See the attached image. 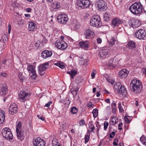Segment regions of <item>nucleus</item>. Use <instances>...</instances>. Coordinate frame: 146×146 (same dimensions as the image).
<instances>
[{
	"mask_svg": "<svg viewBox=\"0 0 146 146\" xmlns=\"http://www.w3.org/2000/svg\"><path fill=\"white\" fill-rule=\"evenodd\" d=\"M130 88L131 91L135 93H139L142 89V83L139 80L133 79L130 83Z\"/></svg>",
	"mask_w": 146,
	"mask_h": 146,
	"instance_id": "obj_1",
	"label": "nucleus"
},
{
	"mask_svg": "<svg viewBox=\"0 0 146 146\" xmlns=\"http://www.w3.org/2000/svg\"><path fill=\"white\" fill-rule=\"evenodd\" d=\"M130 11L134 14H138L143 11V6L140 2H137L132 4L129 8Z\"/></svg>",
	"mask_w": 146,
	"mask_h": 146,
	"instance_id": "obj_2",
	"label": "nucleus"
},
{
	"mask_svg": "<svg viewBox=\"0 0 146 146\" xmlns=\"http://www.w3.org/2000/svg\"><path fill=\"white\" fill-rule=\"evenodd\" d=\"M90 24L93 27L98 28L102 26L101 18L99 15H94L91 18Z\"/></svg>",
	"mask_w": 146,
	"mask_h": 146,
	"instance_id": "obj_3",
	"label": "nucleus"
},
{
	"mask_svg": "<svg viewBox=\"0 0 146 146\" xmlns=\"http://www.w3.org/2000/svg\"><path fill=\"white\" fill-rule=\"evenodd\" d=\"M2 134L3 137L7 140H12L13 136L11 129L9 128H5L2 131Z\"/></svg>",
	"mask_w": 146,
	"mask_h": 146,
	"instance_id": "obj_4",
	"label": "nucleus"
},
{
	"mask_svg": "<svg viewBox=\"0 0 146 146\" xmlns=\"http://www.w3.org/2000/svg\"><path fill=\"white\" fill-rule=\"evenodd\" d=\"M27 70L29 74H31L32 75L31 76V78L32 79L34 80L36 79L37 77L35 66L33 65H29L27 66Z\"/></svg>",
	"mask_w": 146,
	"mask_h": 146,
	"instance_id": "obj_5",
	"label": "nucleus"
},
{
	"mask_svg": "<svg viewBox=\"0 0 146 146\" xmlns=\"http://www.w3.org/2000/svg\"><path fill=\"white\" fill-rule=\"evenodd\" d=\"M77 4L78 6L82 8L88 7L91 4L89 0H78Z\"/></svg>",
	"mask_w": 146,
	"mask_h": 146,
	"instance_id": "obj_6",
	"label": "nucleus"
},
{
	"mask_svg": "<svg viewBox=\"0 0 146 146\" xmlns=\"http://www.w3.org/2000/svg\"><path fill=\"white\" fill-rule=\"evenodd\" d=\"M96 4L98 6V9L100 11H105L107 9L106 3L103 0H97Z\"/></svg>",
	"mask_w": 146,
	"mask_h": 146,
	"instance_id": "obj_7",
	"label": "nucleus"
},
{
	"mask_svg": "<svg viewBox=\"0 0 146 146\" xmlns=\"http://www.w3.org/2000/svg\"><path fill=\"white\" fill-rule=\"evenodd\" d=\"M128 24L132 27L135 28L140 25L141 22L139 19L133 18L130 19L128 22Z\"/></svg>",
	"mask_w": 146,
	"mask_h": 146,
	"instance_id": "obj_8",
	"label": "nucleus"
},
{
	"mask_svg": "<svg viewBox=\"0 0 146 146\" xmlns=\"http://www.w3.org/2000/svg\"><path fill=\"white\" fill-rule=\"evenodd\" d=\"M55 45L57 47L60 49L64 50L67 47V44L59 40H57L55 42Z\"/></svg>",
	"mask_w": 146,
	"mask_h": 146,
	"instance_id": "obj_9",
	"label": "nucleus"
},
{
	"mask_svg": "<svg viewBox=\"0 0 146 146\" xmlns=\"http://www.w3.org/2000/svg\"><path fill=\"white\" fill-rule=\"evenodd\" d=\"M57 20L59 23L64 24L68 20V18L66 14H60L57 16Z\"/></svg>",
	"mask_w": 146,
	"mask_h": 146,
	"instance_id": "obj_10",
	"label": "nucleus"
},
{
	"mask_svg": "<svg viewBox=\"0 0 146 146\" xmlns=\"http://www.w3.org/2000/svg\"><path fill=\"white\" fill-rule=\"evenodd\" d=\"M33 143L34 146H45L46 143L44 140L38 137L33 140Z\"/></svg>",
	"mask_w": 146,
	"mask_h": 146,
	"instance_id": "obj_11",
	"label": "nucleus"
},
{
	"mask_svg": "<svg viewBox=\"0 0 146 146\" xmlns=\"http://www.w3.org/2000/svg\"><path fill=\"white\" fill-rule=\"evenodd\" d=\"M109 47H104L100 49L99 52V56L104 58L107 55L109 52Z\"/></svg>",
	"mask_w": 146,
	"mask_h": 146,
	"instance_id": "obj_12",
	"label": "nucleus"
},
{
	"mask_svg": "<svg viewBox=\"0 0 146 146\" xmlns=\"http://www.w3.org/2000/svg\"><path fill=\"white\" fill-rule=\"evenodd\" d=\"M146 35V33L145 31L143 29H140L135 33V36L139 39H143L145 37Z\"/></svg>",
	"mask_w": 146,
	"mask_h": 146,
	"instance_id": "obj_13",
	"label": "nucleus"
},
{
	"mask_svg": "<svg viewBox=\"0 0 146 146\" xmlns=\"http://www.w3.org/2000/svg\"><path fill=\"white\" fill-rule=\"evenodd\" d=\"M18 111L17 106L14 103L11 104L9 107V112L11 115L17 113Z\"/></svg>",
	"mask_w": 146,
	"mask_h": 146,
	"instance_id": "obj_14",
	"label": "nucleus"
},
{
	"mask_svg": "<svg viewBox=\"0 0 146 146\" xmlns=\"http://www.w3.org/2000/svg\"><path fill=\"white\" fill-rule=\"evenodd\" d=\"M94 32L92 29L89 28L86 29L84 33L85 38L87 39H90L93 37Z\"/></svg>",
	"mask_w": 146,
	"mask_h": 146,
	"instance_id": "obj_15",
	"label": "nucleus"
},
{
	"mask_svg": "<svg viewBox=\"0 0 146 146\" xmlns=\"http://www.w3.org/2000/svg\"><path fill=\"white\" fill-rule=\"evenodd\" d=\"M8 92L7 87L5 83L1 84H0V94L1 95L4 96L6 95Z\"/></svg>",
	"mask_w": 146,
	"mask_h": 146,
	"instance_id": "obj_16",
	"label": "nucleus"
},
{
	"mask_svg": "<svg viewBox=\"0 0 146 146\" xmlns=\"http://www.w3.org/2000/svg\"><path fill=\"white\" fill-rule=\"evenodd\" d=\"M29 94L26 93L25 91H21L18 95L19 98L22 100V102L26 100Z\"/></svg>",
	"mask_w": 146,
	"mask_h": 146,
	"instance_id": "obj_17",
	"label": "nucleus"
},
{
	"mask_svg": "<svg viewBox=\"0 0 146 146\" xmlns=\"http://www.w3.org/2000/svg\"><path fill=\"white\" fill-rule=\"evenodd\" d=\"M41 56L44 58H46L51 56L52 52L50 50H45L41 52Z\"/></svg>",
	"mask_w": 146,
	"mask_h": 146,
	"instance_id": "obj_18",
	"label": "nucleus"
},
{
	"mask_svg": "<svg viewBox=\"0 0 146 146\" xmlns=\"http://www.w3.org/2000/svg\"><path fill=\"white\" fill-rule=\"evenodd\" d=\"M117 92L119 95L121 94L123 96H125L127 94V91L123 85H121L119 88H118Z\"/></svg>",
	"mask_w": 146,
	"mask_h": 146,
	"instance_id": "obj_19",
	"label": "nucleus"
},
{
	"mask_svg": "<svg viewBox=\"0 0 146 146\" xmlns=\"http://www.w3.org/2000/svg\"><path fill=\"white\" fill-rule=\"evenodd\" d=\"M129 71L125 69L122 70L119 73V77L121 78H125L127 76Z\"/></svg>",
	"mask_w": 146,
	"mask_h": 146,
	"instance_id": "obj_20",
	"label": "nucleus"
},
{
	"mask_svg": "<svg viewBox=\"0 0 146 146\" xmlns=\"http://www.w3.org/2000/svg\"><path fill=\"white\" fill-rule=\"evenodd\" d=\"M47 68L46 66L44 65H42L38 66V73L41 76H43L44 73V71Z\"/></svg>",
	"mask_w": 146,
	"mask_h": 146,
	"instance_id": "obj_21",
	"label": "nucleus"
},
{
	"mask_svg": "<svg viewBox=\"0 0 146 146\" xmlns=\"http://www.w3.org/2000/svg\"><path fill=\"white\" fill-rule=\"evenodd\" d=\"M123 21L118 18H115L113 19L112 21L111 24L113 25L116 26L120 24L123 23Z\"/></svg>",
	"mask_w": 146,
	"mask_h": 146,
	"instance_id": "obj_22",
	"label": "nucleus"
},
{
	"mask_svg": "<svg viewBox=\"0 0 146 146\" xmlns=\"http://www.w3.org/2000/svg\"><path fill=\"white\" fill-rule=\"evenodd\" d=\"M89 43L88 41H81L79 43V45L82 48L86 49L88 48Z\"/></svg>",
	"mask_w": 146,
	"mask_h": 146,
	"instance_id": "obj_23",
	"label": "nucleus"
},
{
	"mask_svg": "<svg viewBox=\"0 0 146 146\" xmlns=\"http://www.w3.org/2000/svg\"><path fill=\"white\" fill-rule=\"evenodd\" d=\"M17 136L18 138L22 141L24 139V132L22 130L16 131Z\"/></svg>",
	"mask_w": 146,
	"mask_h": 146,
	"instance_id": "obj_24",
	"label": "nucleus"
},
{
	"mask_svg": "<svg viewBox=\"0 0 146 146\" xmlns=\"http://www.w3.org/2000/svg\"><path fill=\"white\" fill-rule=\"evenodd\" d=\"M36 29L35 23L32 21L30 22L29 25V31H34Z\"/></svg>",
	"mask_w": 146,
	"mask_h": 146,
	"instance_id": "obj_25",
	"label": "nucleus"
},
{
	"mask_svg": "<svg viewBox=\"0 0 146 146\" xmlns=\"http://www.w3.org/2000/svg\"><path fill=\"white\" fill-rule=\"evenodd\" d=\"M67 73L70 75L71 78H72L74 79V76L77 73V71L74 69H72L70 71H67Z\"/></svg>",
	"mask_w": 146,
	"mask_h": 146,
	"instance_id": "obj_26",
	"label": "nucleus"
},
{
	"mask_svg": "<svg viewBox=\"0 0 146 146\" xmlns=\"http://www.w3.org/2000/svg\"><path fill=\"white\" fill-rule=\"evenodd\" d=\"M5 119V111L3 110L0 111V124L3 123Z\"/></svg>",
	"mask_w": 146,
	"mask_h": 146,
	"instance_id": "obj_27",
	"label": "nucleus"
},
{
	"mask_svg": "<svg viewBox=\"0 0 146 146\" xmlns=\"http://www.w3.org/2000/svg\"><path fill=\"white\" fill-rule=\"evenodd\" d=\"M127 46L130 49L135 48V42L133 41H129L127 44Z\"/></svg>",
	"mask_w": 146,
	"mask_h": 146,
	"instance_id": "obj_28",
	"label": "nucleus"
},
{
	"mask_svg": "<svg viewBox=\"0 0 146 146\" xmlns=\"http://www.w3.org/2000/svg\"><path fill=\"white\" fill-rule=\"evenodd\" d=\"M111 107L112 112L115 113L116 110V106L115 102L113 100L111 104Z\"/></svg>",
	"mask_w": 146,
	"mask_h": 146,
	"instance_id": "obj_29",
	"label": "nucleus"
},
{
	"mask_svg": "<svg viewBox=\"0 0 146 146\" xmlns=\"http://www.w3.org/2000/svg\"><path fill=\"white\" fill-rule=\"evenodd\" d=\"M72 27L74 29H77L80 27V25L76 21H74L72 24Z\"/></svg>",
	"mask_w": 146,
	"mask_h": 146,
	"instance_id": "obj_30",
	"label": "nucleus"
},
{
	"mask_svg": "<svg viewBox=\"0 0 146 146\" xmlns=\"http://www.w3.org/2000/svg\"><path fill=\"white\" fill-rule=\"evenodd\" d=\"M118 119L116 117L113 116L111 117V121L113 125H115L118 122Z\"/></svg>",
	"mask_w": 146,
	"mask_h": 146,
	"instance_id": "obj_31",
	"label": "nucleus"
},
{
	"mask_svg": "<svg viewBox=\"0 0 146 146\" xmlns=\"http://www.w3.org/2000/svg\"><path fill=\"white\" fill-rule=\"evenodd\" d=\"M51 6L52 8L54 9H58L60 7V4L59 3L55 2L53 3Z\"/></svg>",
	"mask_w": 146,
	"mask_h": 146,
	"instance_id": "obj_32",
	"label": "nucleus"
},
{
	"mask_svg": "<svg viewBox=\"0 0 146 146\" xmlns=\"http://www.w3.org/2000/svg\"><path fill=\"white\" fill-rule=\"evenodd\" d=\"M78 111V109L75 107L73 106L71 107L70 111L73 114L76 113Z\"/></svg>",
	"mask_w": 146,
	"mask_h": 146,
	"instance_id": "obj_33",
	"label": "nucleus"
},
{
	"mask_svg": "<svg viewBox=\"0 0 146 146\" xmlns=\"http://www.w3.org/2000/svg\"><path fill=\"white\" fill-rule=\"evenodd\" d=\"M54 64L59 67L60 68L63 69L65 67L64 65V64L61 62H57V63H54Z\"/></svg>",
	"mask_w": 146,
	"mask_h": 146,
	"instance_id": "obj_34",
	"label": "nucleus"
},
{
	"mask_svg": "<svg viewBox=\"0 0 146 146\" xmlns=\"http://www.w3.org/2000/svg\"><path fill=\"white\" fill-rule=\"evenodd\" d=\"M141 142L143 145H146V137L144 136H142L140 139Z\"/></svg>",
	"mask_w": 146,
	"mask_h": 146,
	"instance_id": "obj_35",
	"label": "nucleus"
},
{
	"mask_svg": "<svg viewBox=\"0 0 146 146\" xmlns=\"http://www.w3.org/2000/svg\"><path fill=\"white\" fill-rule=\"evenodd\" d=\"M104 20L106 21H108L110 20V17L109 15L107 12L104 14Z\"/></svg>",
	"mask_w": 146,
	"mask_h": 146,
	"instance_id": "obj_36",
	"label": "nucleus"
},
{
	"mask_svg": "<svg viewBox=\"0 0 146 146\" xmlns=\"http://www.w3.org/2000/svg\"><path fill=\"white\" fill-rule=\"evenodd\" d=\"M92 113L94 117H96L98 115V110L96 109H94Z\"/></svg>",
	"mask_w": 146,
	"mask_h": 146,
	"instance_id": "obj_37",
	"label": "nucleus"
},
{
	"mask_svg": "<svg viewBox=\"0 0 146 146\" xmlns=\"http://www.w3.org/2000/svg\"><path fill=\"white\" fill-rule=\"evenodd\" d=\"M22 124L21 123L19 122L17 125L16 131H18L21 130V127Z\"/></svg>",
	"mask_w": 146,
	"mask_h": 146,
	"instance_id": "obj_38",
	"label": "nucleus"
},
{
	"mask_svg": "<svg viewBox=\"0 0 146 146\" xmlns=\"http://www.w3.org/2000/svg\"><path fill=\"white\" fill-rule=\"evenodd\" d=\"M118 107L119 111L121 112H123L124 111V110L121 106V102H119L118 104Z\"/></svg>",
	"mask_w": 146,
	"mask_h": 146,
	"instance_id": "obj_39",
	"label": "nucleus"
},
{
	"mask_svg": "<svg viewBox=\"0 0 146 146\" xmlns=\"http://www.w3.org/2000/svg\"><path fill=\"white\" fill-rule=\"evenodd\" d=\"M90 134L89 135H86L85 136V143H86L90 139Z\"/></svg>",
	"mask_w": 146,
	"mask_h": 146,
	"instance_id": "obj_40",
	"label": "nucleus"
},
{
	"mask_svg": "<svg viewBox=\"0 0 146 146\" xmlns=\"http://www.w3.org/2000/svg\"><path fill=\"white\" fill-rule=\"evenodd\" d=\"M106 79L107 81L110 83L111 84H113L115 83V80L113 79L107 78H106Z\"/></svg>",
	"mask_w": 146,
	"mask_h": 146,
	"instance_id": "obj_41",
	"label": "nucleus"
},
{
	"mask_svg": "<svg viewBox=\"0 0 146 146\" xmlns=\"http://www.w3.org/2000/svg\"><path fill=\"white\" fill-rule=\"evenodd\" d=\"M109 125V123L108 122L105 121L104 123V130H106Z\"/></svg>",
	"mask_w": 146,
	"mask_h": 146,
	"instance_id": "obj_42",
	"label": "nucleus"
},
{
	"mask_svg": "<svg viewBox=\"0 0 146 146\" xmlns=\"http://www.w3.org/2000/svg\"><path fill=\"white\" fill-rule=\"evenodd\" d=\"M58 144V141L56 139L55 140H53L52 141V144L53 146H56Z\"/></svg>",
	"mask_w": 146,
	"mask_h": 146,
	"instance_id": "obj_43",
	"label": "nucleus"
},
{
	"mask_svg": "<svg viewBox=\"0 0 146 146\" xmlns=\"http://www.w3.org/2000/svg\"><path fill=\"white\" fill-rule=\"evenodd\" d=\"M124 119L125 122L127 123H129L130 122V121L127 118V117L125 116L124 117Z\"/></svg>",
	"mask_w": 146,
	"mask_h": 146,
	"instance_id": "obj_44",
	"label": "nucleus"
},
{
	"mask_svg": "<svg viewBox=\"0 0 146 146\" xmlns=\"http://www.w3.org/2000/svg\"><path fill=\"white\" fill-rule=\"evenodd\" d=\"M119 140L117 139H115L113 142V144L114 145H118V142Z\"/></svg>",
	"mask_w": 146,
	"mask_h": 146,
	"instance_id": "obj_45",
	"label": "nucleus"
},
{
	"mask_svg": "<svg viewBox=\"0 0 146 146\" xmlns=\"http://www.w3.org/2000/svg\"><path fill=\"white\" fill-rule=\"evenodd\" d=\"M85 124V122L84 121V120L83 119H82L80 121V122L79 123V125L80 126H82L84 125Z\"/></svg>",
	"mask_w": 146,
	"mask_h": 146,
	"instance_id": "obj_46",
	"label": "nucleus"
},
{
	"mask_svg": "<svg viewBox=\"0 0 146 146\" xmlns=\"http://www.w3.org/2000/svg\"><path fill=\"white\" fill-rule=\"evenodd\" d=\"M89 128L91 129L90 131V132H93L94 130L95 129V127L94 125L91 124L90 127L89 126Z\"/></svg>",
	"mask_w": 146,
	"mask_h": 146,
	"instance_id": "obj_47",
	"label": "nucleus"
},
{
	"mask_svg": "<svg viewBox=\"0 0 146 146\" xmlns=\"http://www.w3.org/2000/svg\"><path fill=\"white\" fill-rule=\"evenodd\" d=\"M52 103V102L49 101L44 106V107H46L47 108H48V107L50 106V104Z\"/></svg>",
	"mask_w": 146,
	"mask_h": 146,
	"instance_id": "obj_48",
	"label": "nucleus"
},
{
	"mask_svg": "<svg viewBox=\"0 0 146 146\" xmlns=\"http://www.w3.org/2000/svg\"><path fill=\"white\" fill-rule=\"evenodd\" d=\"M37 117L39 119H40L42 120L43 121L44 120V117L42 116H40V115H37Z\"/></svg>",
	"mask_w": 146,
	"mask_h": 146,
	"instance_id": "obj_49",
	"label": "nucleus"
},
{
	"mask_svg": "<svg viewBox=\"0 0 146 146\" xmlns=\"http://www.w3.org/2000/svg\"><path fill=\"white\" fill-rule=\"evenodd\" d=\"M123 123H120L118 124V129L119 130H121L122 129V127H121L122 126Z\"/></svg>",
	"mask_w": 146,
	"mask_h": 146,
	"instance_id": "obj_50",
	"label": "nucleus"
},
{
	"mask_svg": "<svg viewBox=\"0 0 146 146\" xmlns=\"http://www.w3.org/2000/svg\"><path fill=\"white\" fill-rule=\"evenodd\" d=\"M89 61L88 58H86L84 60V65L86 66L88 64L87 62Z\"/></svg>",
	"mask_w": 146,
	"mask_h": 146,
	"instance_id": "obj_51",
	"label": "nucleus"
},
{
	"mask_svg": "<svg viewBox=\"0 0 146 146\" xmlns=\"http://www.w3.org/2000/svg\"><path fill=\"white\" fill-rule=\"evenodd\" d=\"M113 61V59L112 58L110 59L109 61V65L111 66H112V62Z\"/></svg>",
	"mask_w": 146,
	"mask_h": 146,
	"instance_id": "obj_52",
	"label": "nucleus"
},
{
	"mask_svg": "<svg viewBox=\"0 0 146 146\" xmlns=\"http://www.w3.org/2000/svg\"><path fill=\"white\" fill-rule=\"evenodd\" d=\"M115 134L114 132H112L110 134V137L111 138H112L114 136Z\"/></svg>",
	"mask_w": 146,
	"mask_h": 146,
	"instance_id": "obj_53",
	"label": "nucleus"
},
{
	"mask_svg": "<svg viewBox=\"0 0 146 146\" xmlns=\"http://www.w3.org/2000/svg\"><path fill=\"white\" fill-rule=\"evenodd\" d=\"M19 78L21 82H23V80L25 79V77H23V76H19Z\"/></svg>",
	"mask_w": 146,
	"mask_h": 146,
	"instance_id": "obj_54",
	"label": "nucleus"
},
{
	"mask_svg": "<svg viewBox=\"0 0 146 146\" xmlns=\"http://www.w3.org/2000/svg\"><path fill=\"white\" fill-rule=\"evenodd\" d=\"M96 126L97 127V135H98L99 134V133L98 131H99L100 130V127L101 126H100V125H99V127H98V126H97V124L96 125Z\"/></svg>",
	"mask_w": 146,
	"mask_h": 146,
	"instance_id": "obj_55",
	"label": "nucleus"
},
{
	"mask_svg": "<svg viewBox=\"0 0 146 146\" xmlns=\"http://www.w3.org/2000/svg\"><path fill=\"white\" fill-rule=\"evenodd\" d=\"M8 33L9 34H10L11 32V25H8Z\"/></svg>",
	"mask_w": 146,
	"mask_h": 146,
	"instance_id": "obj_56",
	"label": "nucleus"
},
{
	"mask_svg": "<svg viewBox=\"0 0 146 146\" xmlns=\"http://www.w3.org/2000/svg\"><path fill=\"white\" fill-rule=\"evenodd\" d=\"M97 41L98 43H100L102 42V39L100 37H99L97 38Z\"/></svg>",
	"mask_w": 146,
	"mask_h": 146,
	"instance_id": "obj_57",
	"label": "nucleus"
},
{
	"mask_svg": "<svg viewBox=\"0 0 146 146\" xmlns=\"http://www.w3.org/2000/svg\"><path fill=\"white\" fill-rule=\"evenodd\" d=\"M0 76L6 77L7 76V74L5 73H2L0 74Z\"/></svg>",
	"mask_w": 146,
	"mask_h": 146,
	"instance_id": "obj_58",
	"label": "nucleus"
},
{
	"mask_svg": "<svg viewBox=\"0 0 146 146\" xmlns=\"http://www.w3.org/2000/svg\"><path fill=\"white\" fill-rule=\"evenodd\" d=\"M72 93L73 96L74 95L75 96H76L77 94V93L74 90L72 91Z\"/></svg>",
	"mask_w": 146,
	"mask_h": 146,
	"instance_id": "obj_59",
	"label": "nucleus"
},
{
	"mask_svg": "<svg viewBox=\"0 0 146 146\" xmlns=\"http://www.w3.org/2000/svg\"><path fill=\"white\" fill-rule=\"evenodd\" d=\"M105 101L107 103L110 104V99L109 98L106 99L105 100Z\"/></svg>",
	"mask_w": 146,
	"mask_h": 146,
	"instance_id": "obj_60",
	"label": "nucleus"
},
{
	"mask_svg": "<svg viewBox=\"0 0 146 146\" xmlns=\"http://www.w3.org/2000/svg\"><path fill=\"white\" fill-rule=\"evenodd\" d=\"M95 73H94L93 72V73H92L91 75L92 78H94L95 76Z\"/></svg>",
	"mask_w": 146,
	"mask_h": 146,
	"instance_id": "obj_61",
	"label": "nucleus"
},
{
	"mask_svg": "<svg viewBox=\"0 0 146 146\" xmlns=\"http://www.w3.org/2000/svg\"><path fill=\"white\" fill-rule=\"evenodd\" d=\"M31 8H28L26 9V11L28 12H30L31 11Z\"/></svg>",
	"mask_w": 146,
	"mask_h": 146,
	"instance_id": "obj_62",
	"label": "nucleus"
},
{
	"mask_svg": "<svg viewBox=\"0 0 146 146\" xmlns=\"http://www.w3.org/2000/svg\"><path fill=\"white\" fill-rule=\"evenodd\" d=\"M143 73L146 76V68H143Z\"/></svg>",
	"mask_w": 146,
	"mask_h": 146,
	"instance_id": "obj_63",
	"label": "nucleus"
},
{
	"mask_svg": "<svg viewBox=\"0 0 146 146\" xmlns=\"http://www.w3.org/2000/svg\"><path fill=\"white\" fill-rule=\"evenodd\" d=\"M118 146H124V145L123 143H119V144Z\"/></svg>",
	"mask_w": 146,
	"mask_h": 146,
	"instance_id": "obj_64",
	"label": "nucleus"
}]
</instances>
